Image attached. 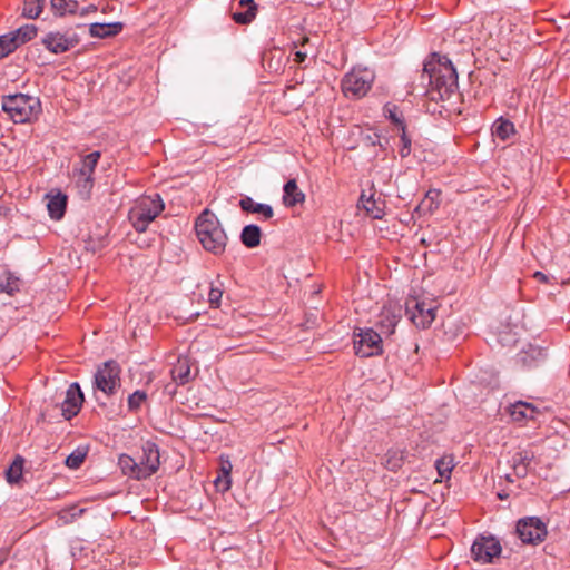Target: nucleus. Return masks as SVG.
<instances>
[{"label":"nucleus","mask_w":570,"mask_h":570,"mask_svg":"<svg viewBox=\"0 0 570 570\" xmlns=\"http://www.w3.org/2000/svg\"><path fill=\"white\" fill-rule=\"evenodd\" d=\"M194 228L203 248L220 256L225 253L228 237L218 217L209 209H204L195 219Z\"/></svg>","instance_id":"1"},{"label":"nucleus","mask_w":570,"mask_h":570,"mask_svg":"<svg viewBox=\"0 0 570 570\" xmlns=\"http://www.w3.org/2000/svg\"><path fill=\"white\" fill-rule=\"evenodd\" d=\"M424 71L430 73V89L426 91L430 100L446 101L456 94L458 73L446 57L439 56L438 66L429 69V65H425Z\"/></svg>","instance_id":"2"},{"label":"nucleus","mask_w":570,"mask_h":570,"mask_svg":"<svg viewBox=\"0 0 570 570\" xmlns=\"http://www.w3.org/2000/svg\"><path fill=\"white\" fill-rule=\"evenodd\" d=\"M164 208L165 205L159 194L145 195L139 197L129 209L128 219L136 232L144 233Z\"/></svg>","instance_id":"3"},{"label":"nucleus","mask_w":570,"mask_h":570,"mask_svg":"<svg viewBox=\"0 0 570 570\" xmlns=\"http://www.w3.org/2000/svg\"><path fill=\"white\" fill-rule=\"evenodd\" d=\"M2 110L16 124L30 122L41 112L39 98L16 94L6 96L2 99Z\"/></svg>","instance_id":"4"},{"label":"nucleus","mask_w":570,"mask_h":570,"mask_svg":"<svg viewBox=\"0 0 570 570\" xmlns=\"http://www.w3.org/2000/svg\"><path fill=\"white\" fill-rule=\"evenodd\" d=\"M374 72L368 68H354L347 72L342 81V92L347 98L360 99L364 97L373 86Z\"/></svg>","instance_id":"5"},{"label":"nucleus","mask_w":570,"mask_h":570,"mask_svg":"<svg viewBox=\"0 0 570 570\" xmlns=\"http://www.w3.org/2000/svg\"><path fill=\"white\" fill-rule=\"evenodd\" d=\"M515 533L524 544L538 546L548 537L547 524L538 517H524L517 521Z\"/></svg>","instance_id":"6"},{"label":"nucleus","mask_w":570,"mask_h":570,"mask_svg":"<svg viewBox=\"0 0 570 570\" xmlns=\"http://www.w3.org/2000/svg\"><path fill=\"white\" fill-rule=\"evenodd\" d=\"M120 366L115 361H107L95 374V387L105 395L111 396L120 387Z\"/></svg>","instance_id":"7"},{"label":"nucleus","mask_w":570,"mask_h":570,"mask_svg":"<svg viewBox=\"0 0 570 570\" xmlns=\"http://www.w3.org/2000/svg\"><path fill=\"white\" fill-rule=\"evenodd\" d=\"M79 42V36L72 30L50 31L41 38L42 46L53 55L65 53L73 49Z\"/></svg>","instance_id":"8"},{"label":"nucleus","mask_w":570,"mask_h":570,"mask_svg":"<svg viewBox=\"0 0 570 570\" xmlns=\"http://www.w3.org/2000/svg\"><path fill=\"white\" fill-rule=\"evenodd\" d=\"M501 551L502 547L500 541L491 535L478 537L471 547L473 560L482 564L492 563L493 559L499 557Z\"/></svg>","instance_id":"9"},{"label":"nucleus","mask_w":570,"mask_h":570,"mask_svg":"<svg viewBox=\"0 0 570 570\" xmlns=\"http://www.w3.org/2000/svg\"><path fill=\"white\" fill-rule=\"evenodd\" d=\"M355 354L361 357L379 355L383 351L381 335L372 328L360 330L354 338Z\"/></svg>","instance_id":"10"},{"label":"nucleus","mask_w":570,"mask_h":570,"mask_svg":"<svg viewBox=\"0 0 570 570\" xmlns=\"http://www.w3.org/2000/svg\"><path fill=\"white\" fill-rule=\"evenodd\" d=\"M406 311L417 327L428 328L435 318L436 305L433 302L414 301L413 307L407 303Z\"/></svg>","instance_id":"11"},{"label":"nucleus","mask_w":570,"mask_h":570,"mask_svg":"<svg viewBox=\"0 0 570 570\" xmlns=\"http://www.w3.org/2000/svg\"><path fill=\"white\" fill-rule=\"evenodd\" d=\"M83 401L85 396L80 385L77 382L71 383L66 391V396L61 404L62 416L66 420L75 417L81 410Z\"/></svg>","instance_id":"12"},{"label":"nucleus","mask_w":570,"mask_h":570,"mask_svg":"<svg viewBox=\"0 0 570 570\" xmlns=\"http://www.w3.org/2000/svg\"><path fill=\"white\" fill-rule=\"evenodd\" d=\"M159 464V450L157 445L148 443L142 448V456L139 461V466H141V469H138V475L144 476V479L149 478L157 472Z\"/></svg>","instance_id":"13"},{"label":"nucleus","mask_w":570,"mask_h":570,"mask_svg":"<svg viewBox=\"0 0 570 570\" xmlns=\"http://www.w3.org/2000/svg\"><path fill=\"white\" fill-rule=\"evenodd\" d=\"M257 14V6L254 0H239L232 6L230 17L238 24L250 23Z\"/></svg>","instance_id":"14"},{"label":"nucleus","mask_w":570,"mask_h":570,"mask_svg":"<svg viewBox=\"0 0 570 570\" xmlns=\"http://www.w3.org/2000/svg\"><path fill=\"white\" fill-rule=\"evenodd\" d=\"M360 204L366 214L373 219H382L385 215L386 203L382 194H379L377 197H375V193H371L370 196L362 193Z\"/></svg>","instance_id":"15"},{"label":"nucleus","mask_w":570,"mask_h":570,"mask_svg":"<svg viewBox=\"0 0 570 570\" xmlns=\"http://www.w3.org/2000/svg\"><path fill=\"white\" fill-rule=\"evenodd\" d=\"M508 411L511 419L518 423H523L528 420H534L539 413L534 405L522 401L511 404Z\"/></svg>","instance_id":"16"},{"label":"nucleus","mask_w":570,"mask_h":570,"mask_svg":"<svg viewBox=\"0 0 570 570\" xmlns=\"http://www.w3.org/2000/svg\"><path fill=\"white\" fill-rule=\"evenodd\" d=\"M47 198V209L49 216L55 220L61 219L66 213L67 196L61 191H57L56 194H48Z\"/></svg>","instance_id":"17"},{"label":"nucleus","mask_w":570,"mask_h":570,"mask_svg":"<svg viewBox=\"0 0 570 570\" xmlns=\"http://www.w3.org/2000/svg\"><path fill=\"white\" fill-rule=\"evenodd\" d=\"M239 207L243 212L261 215L264 219H271L274 216V209L268 204H261L245 196L239 200Z\"/></svg>","instance_id":"18"},{"label":"nucleus","mask_w":570,"mask_h":570,"mask_svg":"<svg viewBox=\"0 0 570 570\" xmlns=\"http://www.w3.org/2000/svg\"><path fill=\"white\" fill-rule=\"evenodd\" d=\"M283 204L285 207H294L305 202V194L298 188L295 179H289L283 187Z\"/></svg>","instance_id":"19"},{"label":"nucleus","mask_w":570,"mask_h":570,"mask_svg":"<svg viewBox=\"0 0 570 570\" xmlns=\"http://www.w3.org/2000/svg\"><path fill=\"white\" fill-rule=\"evenodd\" d=\"M122 30L121 22L112 23H91L89 28L90 36L94 38H108L120 33Z\"/></svg>","instance_id":"20"},{"label":"nucleus","mask_w":570,"mask_h":570,"mask_svg":"<svg viewBox=\"0 0 570 570\" xmlns=\"http://www.w3.org/2000/svg\"><path fill=\"white\" fill-rule=\"evenodd\" d=\"M101 157L100 151H92L81 159L79 168H75L77 176L94 178L97 164Z\"/></svg>","instance_id":"21"},{"label":"nucleus","mask_w":570,"mask_h":570,"mask_svg":"<svg viewBox=\"0 0 570 570\" xmlns=\"http://www.w3.org/2000/svg\"><path fill=\"white\" fill-rule=\"evenodd\" d=\"M171 377L173 380L179 384L184 385L190 380V363L187 357H178L176 364L171 368Z\"/></svg>","instance_id":"22"},{"label":"nucleus","mask_w":570,"mask_h":570,"mask_svg":"<svg viewBox=\"0 0 570 570\" xmlns=\"http://www.w3.org/2000/svg\"><path fill=\"white\" fill-rule=\"evenodd\" d=\"M262 230L257 225H246L240 233V240L247 248H255L261 244Z\"/></svg>","instance_id":"23"},{"label":"nucleus","mask_w":570,"mask_h":570,"mask_svg":"<svg viewBox=\"0 0 570 570\" xmlns=\"http://www.w3.org/2000/svg\"><path fill=\"white\" fill-rule=\"evenodd\" d=\"M118 465L121 472L132 479L144 480V476L138 475L139 462H136L130 455L121 454L118 459Z\"/></svg>","instance_id":"24"},{"label":"nucleus","mask_w":570,"mask_h":570,"mask_svg":"<svg viewBox=\"0 0 570 570\" xmlns=\"http://www.w3.org/2000/svg\"><path fill=\"white\" fill-rule=\"evenodd\" d=\"M440 205V190L430 189L426 191L424 198L417 206V210H422L423 213L432 214L435 209H438Z\"/></svg>","instance_id":"25"},{"label":"nucleus","mask_w":570,"mask_h":570,"mask_svg":"<svg viewBox=\"0 0 570 570\" xmlns=\"http://www.w3.org/2000/svg\"><path fill=\"white\" fill-rule=\"evenodd\" d=\"M383 114L394 126L400 129L406 128L404 116L399 106L393 102H386L383 107Z\"/></svg>","instance_id":"26"},{"label":"nucleus","mask_w":570,"mask_h":570,"mask_svg":"<svg viewBox=\"0 0 570 570\" xmlns=\"http://www.w3.org/2000/svg\"><path fill=\"white\" fill-rule=\"evenodd\" d=\"M514 132V125L508 119L499 118L492 126V134L503 141L509 139Z\"/></svg>","instance_id":"27"},{"label":"nucleus","mask_w":570,"mask_h":570,"mask_svg":"<svg viewBox=\"0 0 570 570\" xmlns=\"http://www.w3.org/2000/svg\"><path fill=\"white\" fill-rule=\"evenodd\" d=\"M50 7L55 14L65 16L67 13H75L78 2L76 0H51Z\"/></svg>","instance_id":"28"},{"label":"nucleus","mask_w":570,"mask_h":570,"mask_svg":"<svg viewBox=\"0 0 570 570\" xmlns=\"http://www.w3.org/2000/svg\"><path fill=\"white\" fill-rule=\"evenodd\" d=\"M404 463V452L397 449H391L385 454V468L390 471H397Z\"/></svg>","instance_id":"29"},{"label":"nucleus","mask_w":570,"mask_h":570,"mask_svg":"<svg viewBox=\"0 0 570 570\" xmlns=\"http://www.w3.org/2000/svg\"><path fill=\"white\" fill-rule=\"evenodd\" d=\"M45 0H24L22 7V17L36 19L43 10Z\"/></svg>","instance_id":"30"},{"label":"nucleus","mask_w":570,"mask_h":570,"mask_svg":"<svg viewBox=\"0 0 570 570\" xmlns=\"http://www.w3.org/2000/svg\"><path fill=\"white\" fill-rule=\"evenodd\" d=\"M400 320L399 315H395L390 309L384 308L381 314L380 326L385 334H392L394 332V327L396 326Z\"/></svg>","instance_id":"31"},{"label":"nucleus","mask_w":570,"mask_h":570,"mask_svg":"<svg viewBox=\"0 0 570 570\" xmlns=\"http://www.w3.org/2000/svg\"><path fill=\"white\" fill-rule=\"evenodd\" d=\"M19 47V40L9 32L0 37V59L12 53Z\"/></svg>","instance_id":"32"},{"label":"nucleus","mask_w":570,"mask_h":570,"mask_svg":"<svg viewBox=\"0 0 570 570\" xmlns=\"http://www.w3.org/2000/svg\"><path fill=\"white\" fill-rule=\"evenodd\" d=\"M85 512V509L79 508L77 505H71L68 508H65L58 512V520L62 524H68L73 521H76L78 518H80Z\"/></svg>","instance_id":"33"},{"label":"nucleus","mask_w":570,"mask_h":570,"mask_svg":"<svg viewBox=\"0 0 570 570\" xmlns=\"http://www.w3.org/2000/svg\"><path fill=\"white\" fill-rule=\"evenodd\" d=\"M23 459L18 456L6 472L7 481L11 484L18 483L22 479Z\"/></svg>","instance_id":"34"},{"label":"nucleus","mask_w":570,"mask_h":570,"mask_svg":"<svg viewBox=\"0 0 570 570\" xmlns=\"http://www.w3.org/2000/svg\"><path fill=\"white\" fill-rule=\"evenodd\" d=\"M37 27L35 24H24L17 30L12 31V35L19 40V46L30 41L37 36Z\"/></svg>","instance_id":"35"},{"label":"nucleus","mask_w":570,"mask_h":570,"mask_svg":"<svg viewBox=\"0 0 570 570\" xmlns=\"http://www.w3.org/2000/svg\"><path fill=\"white\" fill-rule=\"evenodd\" d=\"M223 292V283L218 278L216 279V282L210 283L208 303L212 308H218L220 306Z\"/></svg>","instance_id":"36"},{"label":"nucleus","mask_w":570,"mask_h":570,"mask_svg":"<svg viewBox=\"0 0 570 570\" xmlns=\"http://www.w3.org/2000/svg\"><path fill=\"white\" fill-rule=\"evenodd\" d=\"M454 468L453 458L452 456H443L435 462V469L438 471L439 476L442 479H450L451 472Z\"/></svg>","instance_id":"37"},{"label":"nucleus","mask_w":570,"mask_h":570,"mask_svg":"<svg viewBox=\"0 0 570 570\" xmlns=\"http://www.w3.org/2000/svg\"><path fill=\"white\" fill-rule=\"evenodd\" d=\"M147 401V393L140 390L135 391L128 396V409L131 412L140 410L141 405Z\"/></svg>","instance_id":"38"},{"label":"nucleus","mask_w":570,"mask_h":570,"mask_svg":"<svg viewBox=\"0 0 570 570\" xmlns=\"http://www.w3.org/2000/svg\"><path fill=\"white\" fill-rule=\"evenodd\" d=\"M76 185L79 194L87 199L94 187V178L77 176Z\"/></svg>","instance_id":"39"},{"label":"nucleus","mask_w":570,"mask_h":570,"mask_svg":"<svg viewBox=\"0 0 570 570\" xmlns=\"http://www.w3.org/2000/svg\"><path fill=\"white\" fill-rule=\"evenodd\" d=\"M19 291V279L13 276H8L6 282L0 283V292L13 295Z\"/></svg>","instance_id":"40"},{"label":"nucleus","mask_w":570,"mask_h":570,"mask_svg":"<svg viewBox=\"0 0 570 570\" xmlns=\"http://www.w3.org/2000/svg\"><path fill=\"white\" fill-rule=\"evenodd\" d=\"M401 130V135H400V140H401V146H400V149H399V154L402 158H405L410 155L411 153V138L407 136L406 134V128H403V129H400Z\"/></svg>","instance_id":"41"},{"label":"nucleus","mask_w":570,"mask_h":570,"mask_svg":"<svg viewBox=\"0 0 570 570\" xmlns=\"http://www.w3.org/2000/svg\"><path fill=\"white\" fill-rule=\"evenodd\" d=\"M85 461V454L81 452H73L66 459V465L71 469H78Z\"/></svg>","instance_id":"42"},{"label":"nucleus","mask_w":570,"mask_h":570,"mask_svg":"<svg viewBox=\"0 0 570 570\" xmlns=\"http://www.w3.org/2000/svg\"><path fill=\"white\" fill-rule=\"evenodd\" d=\"M230 469H232V465L229 463H227V466L222 468L224 474L226 475V480L224 481L222 491H227L230 488V479H229Z\"/></svg>","instance_id":"43"},{"label":"nucleus","mask_w":570,"mask_h":570,"mask_svg":"<svg viewBox=\"0 0 570 570\" xmlns=\"http://www.w3.org/2000/svg\"><path fill=\"white\" fill-rule=\"evenodd\" d=\"M307 58V53L302 51V50H296L294 52V58L293 60L296 62V63H303Z\"/></svg>","instance_id":"44"},{"label":"nucleus","mask_w":570,"mask_h":570,"mask_svg":"<svg viewBox=\"0 0 570 570\" xmlns=\"http://www.w3.org/2000/svg\"><path fill=\"white\" fill-rule=\"evenodd\" d=\"M519 455H520V463L523 464L522 473L524 475L527 473V466L530 463L531 459L528 455H524V456L521 454H519Z\"/></svg>","instance_id":"45"},{"label":"nucleus","mask_w":570,"mask_h":570,"mask_svg":"<svg viewBox=\"0 0 570 570\" xmlns=\"http://www.w3.org/2000/svg\"><path fill=\"white\" fill-rule=\"evenodd\" d=\"M379 139H380V137L377 136V134H374L373 136H370V135H368V136L366 137V140H367V141H368V144H371L372 146L377 145Z\"/></svg>","instance_id":"46"},{"label":"nucleus","mask_w":570,"mask_h":570,"mask_svg":"<svg viewBox=\"0 0 570 570\" xmlns=\"http://www.w3.org/2000/svg\"><path fill=\"white\" fill-rule=\"evenodd\" d=\"M534 278H537V279H539L541 282H547V276L543 273H541V272H535L534 273Z\"/></svg>","instance_id":"47"},{"label":"nucleus","mask_w":570,"mask_h":570,"mask_svg":"<svg viewBox=\"0 0 570 570\" xmlns=\"http://www.w3.org/2000/svg\"><path fill=\"white\" fill-rule=\"evenodd\" d=\"M220 482H222V481H220V479H219V478H217V479L215 480V483H216V485H217V487H219V483H220Z\"/></svg>","instance_id":"48"},{"label":"nucleus","mask_w":570,"mask_h":570,"mask_svg":"<svg viewBox=\"0 0 570 570\" xmlns=\"http://www.w3.org/2000/svg\"><path fill=\"white\" fill-rule=\"evenodd\" d=\"M308 41V38H304L303 39V43L307 42Z\"/></svg>","instance_id":"49"}]
</instances>
